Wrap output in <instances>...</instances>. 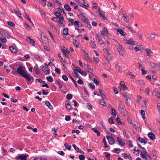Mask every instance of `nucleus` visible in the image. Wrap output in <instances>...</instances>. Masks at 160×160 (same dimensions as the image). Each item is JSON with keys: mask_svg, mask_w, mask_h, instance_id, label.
Returning a JSON list of instances; mask_svg holds the SVG:
<instances>
[{"mask_svg": "<svg viewBox=\"0 0 160 160\" xmlns=\"http://www.w3.org/2000/svg\"><path fill=\"white\" fill-rule=\"evenodd\" d=\"M17 72L22 77L26 79L28 82H33V77L30 75L27 74L25 72V68L22 66H20L17 68Z\"/></svg>", "mask_w": 160, "mask_h": 160, "instance_id": "f257e3e1", "label": "nucleus"}, {"mask_svg": "<svg viewBox=\"0 0 160 160\" xmlns=\"http://www.w3.org/2000/svg\"><path fill=\"white\" fill-rule=\"evenodd\" d=\"M27 156L26 154H21L17 158V160H27Z\"/></svg>", "mask_w": 160, "mask_h": 160, "instance_id": "f03ea898", "label": "nucleus"}, {"mask_svg": "<svg viewBox=\"0 0 160 160\" xmlns=\"http://www.w3.org/2000/svg\"><path fill=\"white\" fill-rule=\"evenodd\" d=\"M117 141L118 144L121 146H123L125 144V142L124 141H123V140L119 137H117Z\"/></svg>", "mask_w": 160, "mask_h": 160, "instance_id": "7ed1b4c3", "label": "nucleus"}, {"mask_svg": "<svg viewBox=\"0 0 160 160\" xmlns=\"http://www.w3.org/2000/svg\"><path fill=\"white\" fill-rule=\"evenodd\" d=\"M27 41L30 44H32V46H34L35 44V42L34 40L32 39L30 37H27L26 38Z\"/></svg>", "mask_w": 160, "mask_h": 160, "instance_id": "20e7f679", "label": "nucleus"}, {"mask_svg": "<svg viewBox=\"0 0 160 160\" xmlns=\"http://www.w3.org/2000/svg\"><path fill=\"white\" fill-rule=\"evenodd\" d=\"M42 70L45 74H48L50 73V70L47 67L43 66L42 68Z\"/></svg>", "mask_w": 160, "mask_h": 160, "instance_id": "39448f33", "label": "nucleus"}, {"mask_svg": "<svg viewBox=\"0 0 160 160\" xmlns=\"http://www.w3.org/2000/svg\"><path fill=\"white\" fill-rule=\"evenodd\" d=\"M106 138L108 139L109 143L110 144L112 145L114 143V140L112 138L108 136H107Z\"/></svg>", "mask_w": 160, "mask_h": 160, "instance_id": "423d86ee", "label": "nucleus"}, {"mask_svg": "<svg viewBox=\"0 0 160 160\" xmlns=\"http://www.w3.org/2000/svg\"><path fill=\"white\" fill-rule=\"evenodd\" d=\"M9 48L11 51L14 53H16L17 52V48L15 45H12L11 47H9Z\"/></svg>", "mask_w": 160, "mask_h": 160, "instance_id": "0eeeda50", "label": "nucleus"}, {"mask_svg": "<svg viewBox=\"0 0 160 160\" xmlns=\"http://www.w3.org/2000/svg\"><path fill=\"white\" fill-rule=\"evenodd\" d=\"M124 40L127 44L131 45H134L135 44V42L132 38H130L129 40Z\"/></svg>", "mask_w": 160, "mask_h": 160, "instance_id": "6e6552de", "label": "nucleus"}, {"mask_svg": "<svg viewBox=\"0 0 160 160\" xmlns=\"http://www.w3.org/2000/svg\"><path fill=\"white\" fill-rule=\"evenodd\" d=\"M152 95H154L158 98L160 99V92H158V90L156 89L154 90L152 93Z\"/></svg>", "mask_w": 160, "mask_h": 160, "instance_id": "1a4fd4ad", "label": "nucleus"}, {"mask_svg": "<svg viewBox=\"0 0 160 160\" xmlns=\"http://www.w3.org/2000/svg\"><path fill=\"white\" fill-rule=\"evenodd\" d=\"M117 49L119 53V54L122 55L124 50V48L122 46L119 45L118 47V48Z\"/></svg>", "mask_w": 160, "mask_h": 160, "instance_id": "9d476101", "label": "nucleus"}, {"mask_svg": "<svg viewBox=\"0 0 160 160\" xmlns=\"http://www.w3.org/2000/svg\"><path fill=\"white\" fill-rule=\"evenodd\" d=\"M117 34H120L122 36H125L126 35V32L121 29H117Z\"/></svg>", "mask_w": 160, "mask_h": 160, "instance_id": "9b49d317", "label": "nucleus"}, {"mask_svg": "<svg viewBox=\"0 0 160 160\" xmlns=\"http://www.w3.org/2000/svg\"><path fill=\"white\" fill-rule=\"evenodd\" d=\"M148 136L152 140H154L156 138L155 135L152 132L148 133Z\"/></svg>", "mask_w": 160, "mask_h": 160, "instance_id": "f8f14e48", "label": "nucleus"}, {"mask_svg": "<svg viewBox=\"0 0 160 160\" xmlns=\"http://www.w3.org/2000/svg\"><path fill=\"white\" fill-rule=\"evenodd\" d=\"M101 34L105 36H107L108 34V31L107 28L104 27L103 30L101 32Z\"/></svg>", "mask_w": 160, "mask_h": 160, "instance_id": "ddd939ff", "label": "nucleus"}, {"mask_svg": "<svg viewBox=\"0 0 160 160\" xmlns=\"http://www.w3.org/2000/svg\"><path fill=\"white\" fill-rule=\"evenodd\" d=\"M59 12H56L55 13V15L57 17V18H61L62 20L64 19V18L61 15V14Z\"/></svg>", "mask_w": 160, "mask_h": 160, "instance_id": "4468645a", "label": "nucleus"}, {"mask_svg": "<svg viewBox=\"0 0 160 160\" xmlns=\"http://www.w3.org/2000/svg\"><path fill=\"white\" fill-rule=\"evenodd\" d=\"M81 20L84 23H86L87 25H88L89 23V21L88 20L87 18L82 15L81 16Z\"/></svg>", "mask_w": 160, "mask_h": 160, "instance_id": "2eb2a0df", "label": "nucleus"}, {"mask_svg": "<svg viewBox=\"0 0 160 160\" xmlns=\"http://www.w3.org/2000/svg\"><path fill=\"white\" fill-rule=\"evenodd\" d=\"M145 50L147 54V56L150 58L151 56V54L152 53V51L149 48L145 49Z\"/></svg>", "mask_w": 160, "mask_h": 160, "instance_id": "dca6fc26", "label": "nucleus"}, {"mask_svg": "<svg viewBox=\"0 0 160 160\" xmlns=\"http://www.w3.org/2000/svg\"><path fill=\"white\" fill-rule=\"evenodd\" d=\"M96 39L100 43L101 45L104 44V43L102 42V39L98 35H97Z\"/></svg>", "mask_w": 160, "mask_h": 160, "instance_id": "f3484780", "label": "nucleus"}, {"mask_svg": "<svg viewBox=\"0 0 160 160\" xmlns=\"http://www.w3.org/2000/svg\"><path fill=\"white\" fill-rule=\"evenodd\" d=\"M45 104L50 109H53V107L52 106L51 104L48 101H46Z\"/></svg>", "mask_w": 160, "mask_h": 160, "instance_id": "a211bd4d", "label": "nucleus"}, {"mask_svg": "<svg viewBox=\"0 0 160 160\" xmlns=\"http://www.w3.org/2000/svg\"><path fill=\"white\" fill-rule=\"evenodd\" d=\"M65 106L66 108L68 110H71V107L68 101L65 102Z\"/></svg>", "mask_w": 160, "mask_h": 160, "instance_id": "6ab92c4d", "label": "nucleus"}, {"mask_svg": "<svg viewBox=\"0 0 160 160\" xmlns=\"http://www.w3.org/2000/svg\"><path fill=\"white\" fill-rule=\"evenodd\" d=\"M107 58H106V60H107L108 63H109V59H110L112 58V55L109 53H107Z\"/></svg>", "mask_w": 160, "mask_h": 160, "instance_id": "aec40b11", "label": "nucleus"}, {"mask_svg": "<svg viewBox=\"0 0 160 160\" xmlns=\"http://www.w3.org/2000/svg\"><path fill=\"white\" fill-rule=\"evenodd\" d=\"M64 8L65 9L68 11H69L71 10V8L68 4H65L64 5Z\"/></svg>", "mask_w": 160, "mask_h": 160, "instance_id": "412c9836", "label": "nucleus"}, {"mask_svg": "<svg viewBox=\"0 0 160 160\" xmlns=\"http://www.w3.org/2000/svg\"><path fill=\"white\" fill-rule=\"evenodd\" d=\"M111 109L112 115L114 116H116L117 115V112L116 110L112 107L111 108Z\"/></svg>", "mask_w": 160, "mask_h": 160, "instance_id": "4be33fe9", "label": "nucleus"}, {"mask_svg": "<svg viewBox=\"0 0 160 160\" xmlns=\"http://www.w3.org/2000/svg\"><path fill=\"white\" fill-rule=\"evenodd\" d=\"M63 34L65 35H68V29L67 28H64L63 31Z\"/></svg>", "mask_w": 160, "mask_h": 160, "instance_id": "5701e85b", "label": "nucleus"}, {"mask_svg": "<svg viewBox=\"0 0 160 160\" xmlns=\"http://www.w3.org/2000/svg\"><path fill=\"white\" fill-rule=\"evenodd\" d=\"M76 70L80 74L83 75V72L79 67H76Z\"/></svg>", "mask_w": 160, "mask_h": 160, "instance_id": "b1692460", "label": "nucleus"}, {"mask_svg": "<svg viewBox=\"0 0 160 160\" xmlns=\"http://www.w3.org/2000/svg\"><path fill=\"white\" fill-rule=\"evenodd\" d=\"M156 36V35L155 34V33H151L150 35V39L152 40H153L155 38Z\"/></svg>", "mask_w": 160, "mask_h": 160, "instance_id": "393cba45", "label": "nucleus"}, {"mask_svg": "<svg viewBox=\"0 0 160 160\" xmlns=\"http://www.w3.org/2000/svg\"><path fill=\"white\" fill-rule=\"evenodd\" d=\"M73 43L74 45L75 46V47L77 48H78L79 47V42L78 41L75 40L73 42Z\"/></svg>", "mask_w": 160, "mask_h": 160, "instance_id": "a878e982", "label": "nucleus"}, {"mask_svg": "<svg viewBox=\"0 0 160 160\" xmlns=\"http://www.w3.org/2000/svg\"><path fill=\"white\" fill-rule=\"evenodd\" d=\"M98 13L100 16L103 19L105 18V16L103 14V12L101 10L99 9Z\"/></svg>", "mask_w": 160, "mask_h": 160, "instance_id": "bb28decb", "label": "nucleus"}, {"mask_svg": "<svg viewBox=\"0 0 160 160\" xmlns=\"http://www.w3.org/2000/svg\"><path fill=\"white\" fill-rule=\"evenodd\" d=\"M138 140L141 143H142L144 144H146V142L142 138H138Z\"/></svg>", "mask_w": 160, "mask_h": 160, "instance_id": "cd10ccee", "label": "nucleus"}, {"mask_svg": "<svg viewBox=\"0 0 160 160\" xmlns=\"http://www.w3.org/2000/svg\"><path fill=\"white\" fill-rule=\"evenodd\" d=\"M47 80L48 81L52 82L53 81V79L51 76H49L46 78Z\"/></svg>", "mask_w": 160, "mask_h": 160, "instance_id": "c85d7f7f", "label": "nucleus"}, {"mask_svg": "<svg viewBox=\"0 0 160 160\" xmlns=\"http://www.w3.org/2000/svg\"><path fill=\"white\" fill-rule=\"evenodd\" d=\"M64 146L65 148L67 149L68 150H70L71 148V146L70 145H68L67 143L64 144Z\"/></svg>", "mask_w": 160, "mask_h": 160, "instance_id": "c756f323", "label": "nucleus"}, {"mask_svg": "<svg viewBox=\"0 0 160 160\" xmlns=\"http://www.w3.org/2000/svg\"><path fill=\"white\" fill-rule=\"evenodd\" d=\"M0 32L2 36L6 37H8V36H7L8 35V34L6 33H5V32L4 31H0Z\"/></svg>", "mask_w": 160, "mask_h": 160, "instance_id": "7c9ffc66", "label": "nucleus"}, {"mask_svg": "<svg viewBox=\"0 0 160 160\" xmlns=\"http://www.w3.org/2000/svg\"><path fill=\"white\" fill-rule=\"evenodd\" d=\"M14 11L16 14L19 17H21V15L19 11L14 10Z\"/></svg>", "mask_w": 160, "mask_h": 160, "instance_id": "2f4dec72", "label": "nucleus"}, {"mask_svg": "<svg viewBox=\"0 0 160 160\" xmlns=\"http://www.w3.org/2000/svg\"><path fill=\"white\" fill-rule=\"evenodd\" d=\"M70 4L71 5L73 6L74 8L75 9H77V7H78V5H77L75 3L72 2H70Z\"/></svg>", "mask_w": 160, "mask_h": 160, "instance_id": "473e14b6", "label": "nucleus"}, {"mask_svg": "<svg viewBox=\"0 0 160 160\" xmlns=\"http://www.w3.org/2000/svg\"><path fill=\"white\" fill-rule=\"evenodd\" d=\"M55 82L57 84L58 86V87L60 88H62V84L58 81L57 80Z\"/></svg>", "mask_w": 160, "mask_h": 160, "instance_id": "72a5a7b5", "label": "nucleus"}, {"mask_svg": "<svg viewBox=\"0 0 160 160\" xmlns=\"http://www.w3.org/2000/svg\"><path fill=\"white\" fill-rule=\"evenodd\" d=\"M141 113L142 116V118L143 119H145V112L144 110H141Z\"/></svg>", "mask_w": 160, "mask_h": 160, "instance_id": "f704fd0d", "label": "nucleus"}, {"mask_svg": "<svg viewBox=\"0 0 160 160\" xmlns=\"http://www.w3.org/2000/svg\"><path fill=\"white\" fill-rule=\"evenodd\" d=\"M120 89H122L123 90H126L128 89V88L127 86L124 85H122V86H120Z\"/></svg>", "mask_w": 160, "mask_h": 160, "instance_id": "c9c22d12", "label": "nucleus"}, {"mask_svg": "<svg viewBox=\"0 0 160 160\" xmlns=\"http://www.w3.org/2000/svg\"><path fill=\"white\" fill-rule=\"evenodd\" d=\"M141 157L142 158L145 159H146V160H148V158H147V156H148V157L149 156L148 154V155H145L144 154H141Z\"/></svg>", "mask_w": 160, "mask_h": 160, "instance_id": "e433bc0d", "label": "nucleus"}, {"mask_svg": "<svg viewBox=\"0 0 160 160\" xmlns=\"http://www.w3.org/2000/svg\"><path fill=\"white\" fill-rule=\"evenodd\" d=\"M85 69L87 70L88 72L91 73L92 72V70L91 69L89 68L87 66H86V67H85Z\"/></svg>", "mask_w": 160, "mask_h": 160, "instance_id": "4c0bfd02", "label": "nucleus"}, {"mask_svg": "<svg viewBox=\"0 0 160 160\" xmlns=\"http://www.w3.org/2000/svg\"><path fill=\"white\" fill-rule=\"evenodd\" d=\"M7 23L9 25L12 27H14L15 26L14 24L10 21H8Z\"/></svg>", "mask_w": 160, "mask_h": 160, "instance_id": "58836bf2", "label": "nucleus"}, {"mask_svg": "<svg viewBox=\"0 0 160 160\" xmlns=\"http://www.w3.org/2000/svg\"><path fill=\"white\" fill-rule=\"evenodd\" d=\"M94 60L96 63H98L100 61L99 59L97 57H93Z\"/></svg>", "mask_w": 160, "mask_h": 160, "instance_id": "ea45409f", "label": "nucleus"}, {"mask_svg": "<svg viewBox=\"0 0 160 160\" xmlns=\"http://www.w3.org/2000/svg\"><path fill=\"white\" fill-rule=\"evenodd\" d=\"M72 96L71 94H68L66 95V98L68 99H70L72 98Z\"/></svg>", "mask_w": 160, "mask_h": 160, "instance_id": "a19ab883", "label": "nucleus"}, {"mask_svg": "<svg viewBox=\"0 0 160 160\" xmlns=\"http://www.w3.org/2000/svg\"><path fill=\"white\" fill-rule=\"evenodd\" d=\"M102 142L104 143V148H107L108 147V146H107V142H106V139L105 138H103Z\"/></svg>", "mask_w": 160, "mask_h": 160, "instance_id": "79ce46f5", "label": "nucleus"}, {"mask_svg": "<svg viewBox=\"0 0 160 160\" xmlns=\"http://www.w3.org/2000/svg\"><path fill=\"white\" fill-rule=\"evenodd\" d=\"M123 134L125 137L128 138L129 137L128 134V132L125 130L123 131Z\"/></svg>", "mask_w": 160, "mask_h": 160, "instance_id": "37998d69", "label": "nucleus"}, {"mask_svg": "<svg viewBox=\"0 0 160 160\" xmlns=\"http://www.w3.org/2000/svg\"><path fill=\"white\" fill-rule=\"evenodd\" d=\"M127 28H128L132 32H135V30L130 26H127Z\"/></svg>", "mask_w": 160, "mask_h": 160, "instance_id": "c03bdc74", "label": "nucleus"}, {"mask_svg": "<svg viewBox=\"0 0 160 160\" xmlns=\"http://www.w3.org/2000/svg\"><path fill=\"white\" fill-rule=\"evenodd\" d=\"M79 158L80 160H84L85 158V157L83 155H80L79 156Z\"/></svg>", "mask_w": 160, "mask_h": 160, "instance_id": "a18cd8bd", "label": "nucleus"}, {"mask_svg": "<svg viewBox=\"0 0 160 160\" xmlns=\"http://www.w3.org/2000/svg\"><path fill=\"white\" fill-rule=\"evenodd\" d=\"M108 121L110 124H112L114 123L113 120L111 117L109 118Z\"/></svg>", "mask_w": 160, "mask_h": 160, "instance_id": "49530a36", "label": "nucleus"}, {"mask_svg": "<svg viewBox=\"0 0 160 160\" xmlns=\"http://www.w3.org/2000/svg\"><path fill=\"white\" fill-rule=\"evenodd\" d=\"M72 147L74 148V149L78 152L79 151V148L75 144H73L72 145Z\"/></svg>", "mask_w": 160, "mask_h": 160, "instance_id": "de8ad7c7", "label": "nucleus"}, {"mask_svg": "<svg viewBox=\"0 0 160 160\" xmlns=\"http://www.w3.org/2000/svg\"><path fill=\"white\" fill-rule=\"evenodd\" d=\"M24 26L25 28L28 30H30L31 29V28L30 26L27 23H25Z\"/></svg>", "mask_w": 160, "mask_h": 160, "instance_id": "09e8293b", "label": "nucleus"}, {"mask_svg": "<svg viewBox=\"0 0 160 160\" xmlns=\"http://www.w3.org/2000/svg\"><path fill=\"white\" fill-rule=\"evenodd\" d=\"M25 18L27 19L28 20H29L31 23H32V22L31 21L30 18L28 17V15L26 13H25Z\"/></svg>", "mask_w": 160, "mask_h": 160, "instance_id": "8fccbe9b", "label": "nucleus"}, {"mask_svg": "<svg viewBox=\"0 0 160 160\" xmlns=\"http://www.w3.org/2000/svg\"><path fill=\"white\" fill-rule=\"evenodd\" d=\"M141 154H144L145 155H148V152L146 151L145 149L143 150H142L141 151Z\"/></svg>", "mask_w": 160, "mask_h": 160, "instance_id": "3c124183", "label": "nucleus"}, {"mask_svg": "<svg viewBox=\"0 0 160 160\" xmlns=\"http://www.w3.org/2000/svg\"><path fill=\"white\" fill-rule=\"evenodd\" d=\"M34 57L37 59L38 61H40L41 60V58H40L39 56L38 55L35 54L34 55Z\"/></svg>", "mask_w": 160, "mask_h": 160, "instance_id": "603ef678", "label": "nucleus"}, {"mask_svg": "<svg viewBox=\"0 0 160 160\" xmlns=\"http://www.w3.org/2000/svg\"><path fill=\"white\" fill-rule=\"evenodd\" d=\"M145 92L148 96L149 95L150 89L148 87L145 89Z\"/></svg>", "mask_w": 160, "mask_h": 160, "instance_id": "864d4df0", "label": "nucleus"}, {"mask_svg": "<svg viewBox=\"0 0 160 160\" xmlns=\"http://www.w3.org/2000/svg\"><path fill=\"white\" fill-rule=\"evenodd\" d=\"M91 44L92 45V46H91L92 48H95V47H96L95 42L94 41H92L91 42Z\"/></svg>", "mask_w": 160, "mask_h": 160, "instance_id": "5fc2aeb1", "label": "nucleus"}, {"mask_svg": "<svg viewBox=\"0 0 160 160\" xmlns=\"http://www.w3.org/2000/svg\"><path fill=\"white\" fill-rule=\"evenodd\" d=\"M122 157L124 158L125 159H127L129 158V155H128L124 153L122 154Z\"/></svg>", "mask_w": 160, "mask_h": 160, "instance_id": "6e6d98bb", "label": "nucleus"}, {"mask_svg": "<svg viewBox=\"0 0 160 160\" xmlns=\"http://www.w3.org/2000/svg\"><path fill=\"white\" fill-rule=\"evenodd\" d=\"M99 103L100 104H101L103 106H105V102L103 99L101 100L100 101Z\"/></svg>", "mask_w": 160, "mask_h": 160, "instance_id": "4d7b16f0", "label": "nucleus"}, {"mask_svg": "<svg viewBox=\"0 0 160 160\" xmlns=\"http://www.w3.org/2000/svg\"><path fill=\"white\" fill-rule=\"evenodd\" d=\"M89 86L91 88L94 89L95 88V86L93 83H90L89 84Z\"/></svg>", "mask_w": 160, "mask_h": 160, "instance_id": "13d9d810", "label": "nucleus"}, {"mask_svg": "<svg viewBox=\"0 0 160 160\" xmlns=\"http://www.w3.org/2000/svg\"><path fill=\"white\" fill-rule=\"evenodd\" d=\"M62 78L65 81H67L68 79L67 77L65 75H63L62 76Z\"/></svg>", "mask_w": 160, "mask_h": 160, "instance_id": "bf43d9fd", "label": "nucleus"}, {"mask_svg": "<svg viewBox=\"0 0 160 160\" xmlns=\"http://www.w3.org/2000/svg\"><path fill=\"white\" fill-rule=\"evenodd\" d=\"M116 121H117V122H118V124L119 125H121L122 124V122L121 121L120 119H119V118H116Z\"/></svg>", "mask_w": 160, "mask_h": 160, "instance_id": "052dcab7", "label": "nucleus"}, {"mask_svg": "<svg viewBox=\"0 0 160 160\" xmlns=\"http://www.w3.org/2000/svg\"><path fill=\"white\" fill-rule=\"evenodd\" d=\"M100 125L102 126V127L104 129H106V128L103 122H101L100 123Z\"/></svg>", "mask_w": 160, "mask_h": 160, "instance_id": "680f3d73", "label": "nucleus"}, {"mask_svg": "<svg viewBox=\"0 0 160 160\" xmlns=\"http://www.w3.org/2000/svg\"><path fill=\"white\" fill-rule=\"evenodd\" d=\"M0 39L1 42H2L5 43L7 42L6 39L5 38H1Z\"/></svg>", "mask_w": 160, "mask_h": 160, "instance_id": "e2e57ef3", "label": "nucleus"}, {"mask_svg": "<svg viewBox=\"0 0 160 160\" xmlns=\"http://www.w3.org/2000/svg\"><path fill=\"white\" fill-rule=\"evenodd\" d=\"M35 71L37 75H38L40 73V71L37 68H35Z\"/></svg>", "mask_w": 160, "mask_h": 160, "instance_id": "0e129e2a", "label": "nucleus"}, {"mask_svg": "<svg viewBox=\"0 0 160 160\" xmlns=\"http://www.w3.org/2000/svg\"><path fill=\"white\" fill-rule=\"evenodd\" d=\"M113 90L114 91V93L115 94H117L118 93V91L117 89V88L115 87H113Z\"/></svg>", "mask_w": 160, "mask_h": 160, "instance_id": "69168bd1", "label": "nucleus"}, {"mask_svg": "<svg viewBox=\"0 0 160 160\" xmlns=\"http://www.w3.org/2000/svg\"><path fill=\"white\" fill-rule=\"evenodd\" d=\"M55 71L58 74H60L61 73V72L60 70V69L58 68H56L55 69Z\"/></svg>", "mask_w": 160, "mask_h": 160, "instance_id": "338daca9", "label": "nucleus"}, {"mask_svg": "<svg viewBox=\"0 0 160 160\" xmlns=\"http://www.w3.org/2000/svg\"><path fill=\"white\" fill-rule=\"evenodd\" d=\"M70 117L69 116L67 115L65 116V120L67 121H68L70 120Z\"/></svg>", "mask_w": 160, "mask_h": 160, "instance_id": "774afa93", "label": "nucleus"}]
</instances>
